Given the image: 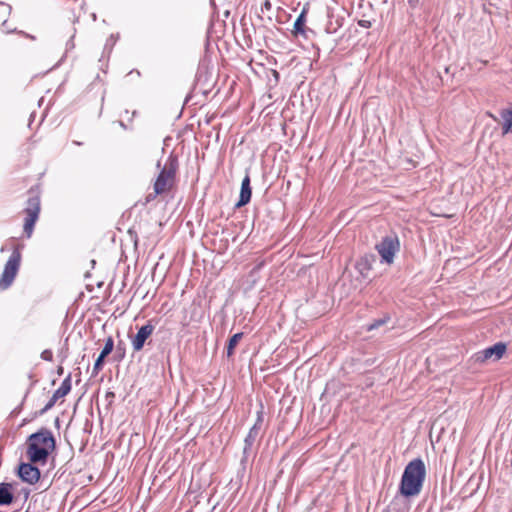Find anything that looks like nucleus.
<instances>
[{"instance_id": "f257e3e1", "label": "nucleus", "mask_w": 512, "mask_h": 512, "mask_svg": "<svg viewBox=\"0 0 512 512\" xmlns=\"http://www.w3.org/2000/svg\"><path fill=\"white\" fill-rule=\"evenodd\" d=\"M426 476L424 462L420 458L410 461L404 469L400 493L406 497L416 496L421 492Z\"/></svg>"}, {"instance_id": "f03ea898", "label": "nucleus", "mask_w": 512, "mask_h": 512, "mask_svg": "<svg viewBox=\"0 0 512 512\" xmlns=\"http://www.w3.org/2000/svg\"><path fill=\"white\" fill-rule=\"evenodd\" d=\"M55 449V439L48 429L30 435L28 440L27 456L33 463H45L48 455Z\"/></svg>"}, {"instance_id": "7ed1b4c3", "label": "nucleus", "mask_w": 512, "mask_h": 512, "mask_svg": "<svg viewBox=\"0 0 512 512\" xmlns=\"http://www.w3.org/2000/svg\"><path fill=\"white\" fill-rule=\"evenodd\" d=\"M177 169V158L174 156H170L154 182V195L149 194L147 196V202L152 200L155 197V195L163 194L172 189L175 183Z\"/></svg>"}, {"instance_id": "20e7f679", "label": "nucleus", "mask_w": 512, "mask_h": 512, "mask_svg": "<svg viewBox=\"0 0 512 512\" xmlns=\"http://www.w3.org/2000/svg\"><path fill=\"white\" fill-rule=\"evenodd\" d=\"M21 254L14 250L5 264L0 278V288L7 289L14 281L20 267Z\"/></svg>"}, {"instance_id": "39448f33", "label": "nucleus", "mask_w": 512, "mask_h": 512, "mask_svg": "<svg viewBox=\"0 0 512 512\" xmlns=\"http://www.w3.org/2000/svg\"><path fill=\"white\" fill-rule=\"evenodd\" d=\"M399 247V240L396 236H386L376 245V250L381 256L382 262L392 264Z\"/></svg>"}, {"instance_id": "423d86ee", "label": "nucleus", "mask_w": 512, "mask_h": 512, "mask_svg": "<svg viewBox=\"0 0 512 512\" xmlns=\"http://www.w3.org/2000/svg\"><path fill=\"white\" fill-rule=\"evenodd\" d=\"M25 212L26 218L24 223V232L29 238L32 235L35 222L37 221L40 212L39 197L33 196L28 199Z\"/></svg>"}, {"instance_id": "0eeeda50", "label": "nucleus", "mask_w": 512, "mask_h": 512, "mask_svg": "<svg viewBox=\"0 0 512 512\" xmlns=\"http://www.w3.org/2000/svg\"><path fill=\"white\" fill-rule=\"evenodd\" d=\"M262 424H263V412L258 411L256 421H255L254 425L251 427V429L249 430V433L244 440L243 453L245 455H248L251 452V449H252L254 443L256 442L257 438L260 435V430H261Z\"/></svg>"}, {"instance_id": "6e6552de", "label": "nucleus", "mask_w": 512, "mask_h": 512, "mask_svg": "<svg viewBox=\"0 0 512 512\" xmlns=\"http://www.w3.org/2000/svg\"><path fill=\"white\" fill-rule=\"evenodd\" d=\"M154 326L148 322L143 325L132 339L134 351L138 352L144 347L145 341L152 335Z\"/></svg>"}, {"instance_id": "1a4fd4ad", "label": "nucleus", "mask_w": 512, "mask_h": 512, "mask_svg": "<svg viewBox=\"0 0 512 512\" xmlns=\"http://www.w3.org/2000/svg\"><path fill=\"white\" fill-rule=\"evenodd\" d=\"M18 475L24 482L34 484L40 478V471L30 463H22L18 468Z\"/></svg>"}, {"instance_id": "9d476101", "label": "nucleus", "mask_w": 512, "mask_h": 512, "mask_svg": "<svg viewBox=\"0 0 512 512\" xmlns=\"http://www.w3.org/2000/svg\"><path fill=\"white\" fill-rule=\"evenodd\" d=\"M307 12H308V8L306 6H304L300 15L297 17L296 21L294 22L293 31H292L294 35H296V36L301 35L304 38H308V33L314 34L313 30H311L305 26Z\"/></svg>"}, {"instance_id": "9b49d317", "label": "nucleus", "mask_w": 512, "mask_h": 512, "mask_svg": "<svg viewBox=\"0 0 512 512\" xmlns=\"http://www.w3.org/2000/svg\"><path fill=\"white\" fill-rule=\"evenodd\" d=\"M506 351V345L504 343H496L495 345L485 349L479 356L478 359L486 360L494 357V360H499Z\"/></svg>"}, {"instance_id": "f8f14e48", "label": "nucleus", "mask_w": 512, "mask_h": 512, "mask_svg": "<svg viewBox=\"0 0 512 512\" xmlns=\"http://www.w3.org/2000/svg\"><path fill=\"white\" fill-rule=\"evenodd\" d=\"M252 195V190L250 186V177L248 174L244 177L241 183L240 197L236 204V207H242L249 203Z\"/></svg>"}, {"instance_id": "ddd939ff", "label": "nucleus", "mask_w": 512, "mask_h": 512, "mask_svg": "<svg viewBox=\"0 0 512 512\" xmlns=\"http://www.w3.org/2000/svg\"><path fill=\"white\" fill-rule=\"evenodd\" d=\"M374 258L372 255H365L356 262V269L363 277H368L372 269Z\"/></svg>"}, {"instance_id": "4468645a", "label": "nucleus", "mask_w": 512, "mask_h": 512, "mask_svg": "<svg viewBox=\"0 0 512 512\" xmlns=\"http://www.w3.org/2000/svg\"><path fill=\"white\" fill-rule=\"evenodd\" d=\"M13 502L12 484L0 483V505H9Z\"/></svg>"}, {"instance_id": "2eb2a0df", "label": "nucleus", "mask_w": 512, "mask_h": 512, "mask_svg": "<svg viewBox=\"0 0 512 512\" xmlns=\"http://www.w3.org/2000/svg\"><path fill=\"white\" fill-rule=\"evenodd\" d=\"M503 135L512 133V107L501 111Z\"/></svg>"}, {"instance_id": "dca6fc26", "label": "nucleus", "mask_w": 512, "mask_h": 512, "mask_svg": "<svg viewBox=\"0 0 512 512\" xmlns=\"http://www.w3.org/2000/svg\"><path fill=\"white\" fill-rule=\"evenodd\" d=\"M71 390V377L70 375L63 380L60 387L53 393L54 398H62L65 397Z\"/></svg>"}, {"instance_id": "f3484780", "label": "nucleus", "mask_w": 512, "mask_h": 512, "mask_svg": "<svg viewBox=\"0 0 512 512\" xmlns=\"http://www.w3.org/2000/svg\"><path fill=\"white\" fill-rule=\"evenodd\" d=\"M443 421H444V419L442 417H439L438 419H436L433 422V424L431 426V432H430L431 437L433 436V433H435V432L439 433L438 439H437L438 443L440 442L441 437H443L444 434H445V429H444V426H443Z\"/></svg>"}, {"instance_id": "a211bd4d", "label": "nucleus", "mask_w": 512, "mask_h": 512, "mask_svg": "<svg viewBox=\"0 0 512 512\" xmlns=\"http://www.w3.org/2000/svg\"><path fill=\"white\" fill-rule=\"evenodd\" d=\"M242 337L243 333H236L229 339L227 346V356H231L234 353V348L237 346Z\"/></svg>"}, {"instance_id": "6ab92c4d", "label": "nucleus", "mask_w": 512, "mask_h": 512, "mask_svg": "<svg viewBox=\"0 0 512 512\" xmlns=\"http://www.w3.org/2000/svg\"><path fill=\"white\" fill-rule=\"evenodd\" d=\"M113 348H114V341H113L112 337H108L106 339L105 345H104L100 355L102 357L108 356L112 352Z\"/></svg>"}, {"instance_id": "aec40b11", "label": "nucleus", "mask_w": 512, "mask_h": 512, "mask_svg": "<svg viewBox=\"0 0 512 512\" xmlns=\"http://www.w3.org/2000/svg\"><path fill=\"white\" fill-rule=\"evenodd\" d=\"M105 357H102L101 355L98 356L96 359L94 366H93V373L96 375L98 372L102 369L103 363H104Z\"/></svg>"}, {"instance_id": "412c9836", "label": "nucleus", "mask_w": 512, "mask_h": 512, "mask_svg": "<svg viewBox=\"0 0 512 512\" xmlns=\"http://www.w3.org/2000/svg\"><path fill=\"white\" fill-rule=\"evenodd\" d=\"M387 319H379V320H375L374 322H372L371 324H369L367 326V330L368 331H372L374 329H377L379 328L380 326L384 325L386 323Z\"/></svg>"}, {"instance_id": "4be33fe9", "label": "nucleus", "mask_w": 512, "mask_h": 512, "mask_svg": "<svg viewBox=\"0 0 512 512\" xmlns=\"http://www.w3.org/2000/svg\"><path fill=\"white\" fill-rule=\"evenodd\" d=\"M41 358L43 360H46V361H52V358H53V354H52V351L51 350H44L42 353H41Z\"/></svg>"}, {"instance_id": "5701e85b", "label": "nucleus", "mask_w": 512, "mask_h": 512, "mask_svg": "<svg viewBox=\"0 0 512 512\" xmlns=\"http://www.w3.org/2000/svg\"><path fill=\"white\" fill-rule=\"evenodd\" d=\"M57 400H58V398H54V395H53L51 397V399L49 400V402L46 404L44 411L51 409L55 405Z\"/></svg>"}, {"instance_id": "b1692460", "label": "nucleus", "mask_w": 512, "mask_h": 512, "mask_svg": "<svg viewBox=\"0 0 512 512\" xmlns=\"http://www.w3.org/2000/svg\"><path fill=\"white\" fill-rule=\"evenodd\" d=\"M117 353L119 354V358L122 359L125 356V350L121 347V343L117 345Z\"/></svg>"}, {"instance_id": "393cba45", "label": "nucleus", "mask_w": 512, "mask_h": 512, "mask_svg": "<svg viewBox=\"0 0 512 512\" xmlns=\"http://www.w3.org/2000/svg\"><path fill=\"white\" fill-rule=\"evenodd\" d=\"M358 24L364 28H369L371 26V22L368 20H360Z\"/></svg>"}, {"instance_id": "a878e982", "label": "nucleus", "mask_w": 512, "mask_h": 512, "mask_svg": "<svg viewBox=\"0 0 512 512\" xmlns=\"http://www.w3.org/2000/svg\"><path fill=\"white\" fill-rule=\"evenodd\" d=\"M265 6H266V7H270V3H269V2H266V3H265Z\"/></svg>"}, {"instance_id": "bb28decb", "label": "nucleus", "mask_w": 512, "mask_h": 512, "mask_svg": "<svg viewBox=\"0 0 512 512\" xmlns=\"http://www.w3.org/2000/svg\"><path fill=\"white\" fill-rule=\"evenodd\" d=\"M445 73H448V67L444 68Z\"/></svg>"}]
</instances>
